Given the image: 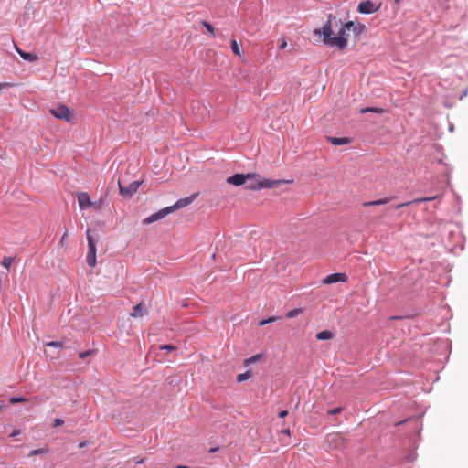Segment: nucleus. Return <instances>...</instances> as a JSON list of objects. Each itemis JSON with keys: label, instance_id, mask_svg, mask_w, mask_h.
Listing matches in <instances>:
<instances>
[{"label": "nucleus", "instance_id": "obj_1", "mask_svg": "<svg viewBox=\"0 0 468 468\" xmlns=\"http://www.w3.org/2000/svg\"><path fill=\"white\" fill-rule=\"evenodd\" d=\"M354 27V22L348 21L342 25L337 36L333 37V28L330 21H327L322 28H315L314 34L323 37V43L328 47H336L344 49L347 46V39L345 37L346 30H350Z\"/></svg>", "mask_w": 468, "mask_h": 468}, {"label": "nucleus", "instance_id": "obj_2", "mask_svg": "<svg viewBox=\"0 0 468 468\" xmlns=\"http://www.w3.org/2000/svg\"><path fill=\"white\" fill-rule=\"evenodd\" d=\"M49 112L55 118L59 120L70 122L73 118L71 111L64 104L52 108Z\"/></svg>", "mask_w": 468, "mask_h": 468}, {"label": "nucleus", "instance_id": "obj_3", "mask_svg": "<svg viewBox=\"0 0 468 468\" xmlns=\"http://www.w3.org/2000/svg\"><path fill=\"white\" fill-rule=\"evenodd\" d=\"M87 240H88V247H89V250H88V253H87V263L89 264V266H90L91 268L95 267L96 265V245H95V242L93 241V239L92 237L90 235V230L88 229L87 230Z\"/></svg>", "mask_w": 468, "mask_h": 468}, {"label": "nucleus", "instance_id": "obj_4", "mask_svg": "<svg viewBox=\"0 0 468 468\" xmlns=\"http://www.w3.org/2000/svg\"><path fill=\"white\" fill-rule=\"evenodd\" d=\"M254 176V173L248 174H235L231 176H229L226 179V182L229 185L239 186L245 185L248 180L251 179Z\"/></svg>", "mask_w": 468, "mask_h": 468}, {"label": "nucleus", "instance_id": "obj_5", "mask_svg": "<svg viewBox=\"0 0 468 468\" xmlns=\"http://www.w3.org/2000/svg\"><path fill=\"white\" fill-rule=\"evenodd\" d=\"M143 181L135 180L129 184L128 186H123L121 182H118L120 194L124 197H130L136 193L142 185Z\"/></svg>", "mask_w": 468, "mask_h": 468}, {"label": "nucleus", "instance_id": "obj_6", "mask_svg": "<svg viewBox=\"0 0 468 468\" xmlns=\"http://www.w3.org/2000/svg\"><path fill=\"white\" fill-rule=\"evenodd\" d=\"M170 213H172V209H170L168 207H165V208H162L160 210H158L157 212L155 213H153L152 215H150L149 217L145 218L143 219L142 223L144 225H149V224H152L155 221H158L164 218H165L167 215H169Z\"/></svg>", "mask_w": 468, "mask_h": 468}, {"label": "nucleus", "instance_id": "obj_7", "mask_svg": "<svg viewBox=\"0 0 468 468\" xmlns=\"http://www.w3.org/2000/svg\"><path fill=\"white\" fill-rule=\"evenodd\" d=\"M198 194H192L191 196L178 199L173 206H169L168 207L172 209V213L176 209L183 208L190 205L197 197Z\"/></svg>", "mask_w": 468, "mask_h": 468}, {"label": "nucleus", "instance_id": "obj_8", "mask_svg": "<svg viewBox=\"0 0 468 468\" xmlns=\"http://www.w3.org/2000/svg\"><path fill=\"white\" fill-rule=\"evenodd\" d=\"M378 9V6H376V5L370 1H363L358 5L357 10L361 14H373Z\"/></svg>", "mask_w": 468, "mask_h": 468}, {"label": "nucleus", "instance_id": "obj_9", "mask_svg": "<svg viewBox=\"0 0 468 468\" xmlns=\"http://www.w3.org/2000/svg\"><path fill=\"white\" fill-rule=\"evenodd\" d=\"M285 181L283 180H271V179H263L260 180V184L255 186H250L252 189H263V188H272L274 186H280L283 184Z\"/></svg>", "mask_w": 468, "mask_h": 468}, {"label": "nucleus", "instance_id": "obj_10", "mask_svg": "<svg viewBox=\"0 0 468 468\" xmlns=\"http://www.w3.org/2000/svg\"><path fill=\"white\" fill-rule=\"evenodd\" d=\"M78 203L80 209H88L91 207L90 196L86 192L78 194Z\"/></svg>", "mask_w": 468, "mask_h": 468}, {"label": "nucleus", "instance_id": "obj_11", "mask_svg": "<svg viewBox=\"0 0 468 468\" xmlns=\"http://www.w3.org/2000/svg\"><path fill=\"white\" fill-rule=\"evenodd\" d=\"M346 275L345 273H333L330 275H327L324 280V284H332L339 282H346Z\"/></svg>", "mask_w": 468, "mask_h": 468}, {"label": "nucleus", "instance_id": "obj_12", "mask_svg": "<svg viewBox=\"0 0 468 468\" xmlns=\"http://www.w3.org/2000/svg\"><path fill=\"white\" fill-rule=\"evenodd\" d=\"M16 52L19 54L22 59L28 62H35L38 59V57L34 53L26 52L20 49L17 46H15Z\"/></svg>", "mask_w": 468, "mask_h": 468}, {"label": "nucleus", "instance_id": "obj_13", "mask_svg": "<svg viewBox=\"0 0 468 468\" xmlns=\"http://www.w3.org/2000/svg\"><path fill=\"white\" fill-rule=\"evenodd\" d=\"M145 308L143 303H138L133 307V312L130 314L132 317H143L145 314Z\"/></svg>", "mask_w": 468, "mask_h": 468}, {"label": "nucleus", "instance_id": "obj_14", "mask_svg": "<svg viewBox=\"0 0 468 468\" xmlns=\"http://www.w3.org/2000/svg\"><path fill=\"white\" fill-rule=\"evenodd\" d=\"M328 141L333 145H344L350 142L349 139L346 137H329Z\"/></svg>", "mask_w": 468, "mask_h": 468}, {"label": "nucleus", "instance_id": "obj_15", "mask_svg": "<svg viewBox=\"0 0 468 468\" xmlns=\"http://www.w3.org/2000/svg\"><path fill=\"white\" fill-rule=\"evenodd\" d=\"M388 202H389V198L385 197V198H380V199H377V200H373V201L364 202L363 206L364 207L380 206V205H385V204H387Z\"/></svg>", "mask_w": 468, "mask_h": 468}, {"label": "nucleus", "instance_id": "obj_16", "mask_svg": "<svg viewBox=\"0 0 468 468\" xmlns=\"http://www.w3.org/2000/svg\"><path fill=\"white\" fill-rule=\"evenodd\" d=\"M334 334L329 330H324L316 334V338L318 340H329L333 338Z\"/></svg>", "mask_w": 468, "mask_h": 468}, {"label": "nucleus", "instance_id": "obj_17", "mask_svg": "<svg viewBox=\"0 0 468 468\" xmlns=\"http://www.w3.org/2000/svg\"><path fill=\"white\" fill-rule=\"evenodd\" d=\"M257 177L258 175L254 174V176L251 179L248 180L247 183L245 184V188L249 190H253L250 186H255L260 184V180L257 179Z\"/></svg>", "mask_w": 468, "mask_h": 468}, {"label": "nucleus", "instance_id": "obj_18", "mask_svg": "<svg viewBox=\"0 0 468 468\" xmlns=\"http://www.w3.org/2000/svg\"><path fill=\"white\" fill-rule=\"evenodd\" d=\"M366 112L383 113L384 109L378 107H367L360 110V113L364 114Z\"/></svg>", "mask_w": 468, "mask_h": 468}, {"label": "nucleus", "instance_id": "obj_19", "mask_svg": "<svg viewBox=\"0 0 468 468\" xmlns=\"http://www.w3.org/2000/svg\"><path fill=\"white\" fill-rule=\"evenodd\" d=\"M261 359H262V356L261 354L254 355V356H250L249 358H246L244 360V364H245V366H249V365H250L252 363H256V362H258V361H260Z\"/></svg>", "mask_w": 468, "mask_h": 468}, {"label": "nucleus", "instance_id": "obj_20", "mask_svg": "<svg viewBox=\"0 0 468 468\" xmlns=\"http://www.w3.org/2000/svg\"><path fill=\"white\" fill-rule=\"evenodd\" d=\"M303 313V309L301 308H295V309H292V310H290L287 314H286V316L288 318H294L296 316H298L299 314H301Z\"/></svg>", "mask_w": 468, "mask_h": 468}, {"label": "nucleus", "instance_id": "obj_21", "mask_svg": "<svg viewBox=\"0 0 468 468\" xmlns=\"http://www.w3.org/2000/svg\"><path fill=\"white\" fill-rule=\"evenodd\" d=\"M231 49L235 55L241 56V50L239 47L238 42L235 39L231 41Z\"/></svg>", "mask_w": 468, "mask_h": 468}, {"label": "nucleus", "instance_id": "obj_22", "mask_svg": "<svg viewBox=\"0 0 468 468\" xmlns=\"http://www.w3.org/2000/svg\"><path fill=\"white\" fill-rule=\"evenodd\" d=\"M250 377H251V373L247 371V372L239 374L237 376V380H238V382H242V381H245V380L250 378Z\"/></svg>", "mask_w": 468, "mask_h": 468}, {"label": "nucleus", "instance_id": "obj_23", "mask_svg": "<svg viewBox=\"0 0 468 468\" xmlns=\"http://www.w3.org/2000/svg\"><path fill=\"white\" fill-rule=\"evenodd\" d=\"M13 261H14V259L12 257L5 256V257L3 258L2 265L5 268L9 269L11 264L13 263Z\"/></svg>", "mask_w": 468, "mask_h": 468}, {"label": "nucleus", "instance_id": "obj_24", "mask_svg": "<svg viewBox=\"0 0 468 468\" xmlns=\"http://www.w3.org/2000/svg\"><path fill=\"white\" fill-rule=\"evenodd\" d=\"M48 452V449L47 448H39V449H36V450H33L29 452L28 456H33V455H38V454H45Z\"/></svg>", "mask_w": 468, "mask_h": 468}, {"label": "nucleus", "instance_id": "obj_25", "mask_svg": "<svg viewBox=\"0 0 468 468\" xmlns=\"http://www.w3.org/2000/svg\"><path fill=\"white\" fill-rule=\"evenodd\" d=\"M46 346H52V347H59V348L64 347L63 343L59 342V341H50V342L46 343Z\"/></svg>", "mask_w": 468, "mask_h": 468}, {"label": "nucleus", "instance_id": "obj_26", "mask_svg": "<svg viewBox=\"0 0 468 468\" xmlns=\"http://www.w3.org/2000/svg\"><path fill=\"white\" fill-rule=\"evenodd\" d=\"M202 24L212 36H215L214 27L210 23L203 21Z\"/></svg>", "mask_w": 468, "mask_h": 468}, {"label": "nucleus", "instance_id": "obj_27", "mask_svg": "<svg viewBox=\"0 0 468 468\" xmlns=\"http://www.w3.org/2000/svg\"><path fill=\"white\" fill-rule=\"evenodd\" d=\"M351 28H353V30L355 31V33H356V35H358V34H360V33L364 30L365 27H364V25H362V24H358V25H356V26L354 24V27H352Z\"/></svg>", "mask_w": 468, "mask_h": 468}, {"label": "nucleus", "instance_id": "obj_28", "mask_svg": "<svg viewBox=\"0 0 468 468\" xmlns=\"http://www.w3.org/2000/svg\"><path fill=\"white\" fill-rule=\"evenodd\" d=\"M26 399L23 398V397H12L10 399H9V402L11 404H16V403H18V402H22V401H25Z\"/></svg>", "mask_w": 468, "mask_h": 468}, {"label": "nucleus", "instance_id": "obj_29", "mask_svg": "<svg viewBox=\"0 0 468 468\" xmlns=\"http://www.w3.org/2000/svg\"><path fill=\"white\" fill-rule=\"evenodd\" d=\"M92 350H87V351H83V352H80L79 354V357L80 359H85L86 357H88L89 356H90L92 354Z\"/></svg>", "mask_w": 468, "mask_h": 468}, {"label": "nucleus", "instance_id": "obj_30", "mask_svg": "<svg viewBox=\"0 0 468 468\" xmlns=\"http://www.w3.org/2000/svg\"><path fill=\"white\" fill-rule=\"evenodd\" d=\"M161 350H166V351H174L176 349L175 346L172 345H163L160 346Z\"/></svg>", "mask_w": 468, "mask_h": 468}, {"label": "nucleus", "instance_id": "obj_31", "mask_svg": "<svg viewBox=\"0 0 468 468\" xmlns=\"http://www.w3.org/2000/svg\"><path fill=\"white\" fill-rule=\"evenodd\" d=\"M275 320H276V318H275V317H270V318H268V319L261 320V321L259 323V324H260L261 326H263V325H265V324H269V323L274 322Z\"/></svg>", "mask_w": 468, "mask_h": 468}, {"label": "nucleus", "instance_id": "obj_32", "mask_svg": "<svg viewBox=\"0 0 468 468\" xmlns=\"http://www.w3.org/2000/svg\"><path fill=\"white\" fill-rule=\"evenodd\" d=\"M435 198H436V197H423V198L415 199L413 202L414 203H420V202H422V201H431V200H434Z\"/></svg>", "mask_w": 468, "mask_h": 468}, {"label": "nucleus", "instance_id": "obj_33", "mask_svg": "<svg viewBox=\"0 0 468 468\" xmlns=\"http://www.w3.org/2000/svg\"><path fill=\"white\" fill-rule=\"evenodd\" d=\"M340 411H341V408H335V409L328 410V414L335 415V414L339 413Z\"/></svg>", "mask_w": 468, "mask_h": 468}, {"label": "nucleus", "instance_id": "obj_34", "mask_svg": "<svg viewBox=\"0 0 468 468\" xmlns=\"http://www.w3.org/2000/svg\"><path fill=\"white\" fill-rule=\"evenodd\" d=\"M63 423H64V420H63L62 419H59V418H58V419H56V420H54V426H55V427L60 426V425H62Z\"/></svg>", "mask_w": 468, "mask_h": 468}, {"label": "nucleus", "instance_id": "obj_35", "mask_svg": "<svg viewBox=\"0 0 468 468\" xmlns=\"http://www.w3.org/2000/svg\"><path fill=\"white\" fill-rule=\"evenodd\" d=\"M21 433V431L20 430H15L13 431V432L10 434L11 437H15L16 435H19Z\"/></svg>", "mask_w": 468, "mask_h": 468}, {"label": "nucleus", "instance_id": "obj_36", "mask_svg": "<svg viewBox=\"0 0 468 468\" xmlns=\"http://www.w3.org/2000/svg\"><path fill=\"white\" fill-rule=\"evenodd\" d=\"M287 414H288L287 410H282V411L279 412V417L280 418H284Z\"/></svg>", "mask_w": 468, "mask_h": 468}, {"label": "nucleus", "instance_id": "obj_37", "mask_svg": "<svg viewBox=\"0 0 468 468\" xmlns=\"http://www.w3.org/2000/svg\"><path fill=\"white\" fill-rule=\"evenodd\" d=\"M286 47H287V42H286V40H284V39H283V40H282V42L280 44V47H279V48H280L281 49H283V48H285Z\"/></svg>", "mask_w": 468, "mask_h": 468}, {"label": "nucleus", "instance_id": "obj_38", "mask_svg": "<svg viewBox=\"0 0 468 468\" xmlns=\"http://www.w3.org/2000/svg\"><path fill=\"white\" fill-rule=\"evenodd\" d=\"M410 204V202L401 203V204H399L398 206H396V208H400V207H403L408 206Z\"/></svg>", "mask_w": 468, "mask_h": 468}, {"label": "nucleus", "instance_id": "obj_39", "mask_svg": "<svg viewBox=\"0 0 468 468\" xmlns=\"http://www.w3.org/2000/svg\"><path fill=\"white\" fill-rule=\"evenodd\" d=\"M218 450H219V448H218V447L210 448V449H209V452L213 453V452H218Z\"/></svg>", "mask_w": 468, "mask_h": 468}, {"label": "nucleus", "instance_id": "obj_40", "mask_svg": "<svg viewBox=\"0 0 468 468\" xmlns=\"http://www.w3.org/2000/svg\"><path fill=\"white\" fill-rule=\"evenodd\" d=\"M87 444H88V442L86 441H84L80 442L79 447L82 448V447H85Z\"/></svg>", "mask_w": 468, "mask_h": 468}, {"label": "nucleus", "instance_id": "obj_41", "mask_svg": "<svg viewBox=\"0 0 468 468\" xmlns=\"http://www.w3.org/2000/svg\"><path fill=\"white\" fill-rule=\"evenodd\" d=\"M9 84L8 83H0V90L5 88V87H7Z\"/></svg>", "mask_w": 468, "mask_h": 468}, {"label": "nucleus", "instance_id": "obj_42", "mask_svg": "<svg viewBox=\"0 0 468 468\" xmlns=\"http://www.w3.org/2000/svg\"><path fill=\"white\" fill-rule=\"evenodd\" d=\"M282 432H284L285 434L289 435L290 434V430H288V429L287 430H283Z\"/></svg>", "mask_w": 468, "mask_h": 468}, {"label": "nucleus", "instance_id": "obj_43", "mask_svg": "<svg viewBox=\"0 0 468 468\" xmlns=\"http://www.w3.org/2000/svg\"><path fill=\"white\" fill-rule=\"evenodd\" d=\"M143 462H144V459H141V460H139V461H136V463H136V464H139V463H142Z\"/></svg>", "mask_w": 468, "mask_h": 468}, {"label": "nucleus", "instance_id": "obj_44", "mask_svg": "<svg viewBox=\"0 0 468 468\" xmlns=\"http://www.w3.org/2000/svg\"><path fill=\"white\" fill-rule=\"evenodd\" d=\"M2 408H3V407H2V406H0V410H2Z\"/></svg>", "mask_w": 468, "mask_h": 468}]
</instances>
